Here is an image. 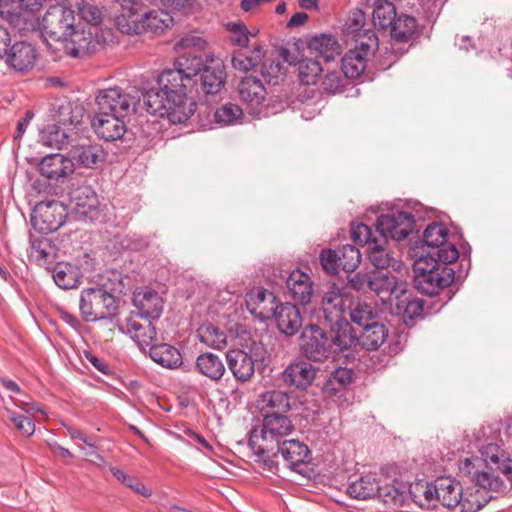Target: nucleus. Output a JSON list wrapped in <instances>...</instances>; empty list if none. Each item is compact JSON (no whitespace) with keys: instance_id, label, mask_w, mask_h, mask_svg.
I'll use <instances>...</instances> for the list:
<instances>
[{"instance_id":"obj_31","label":"nucleus","mask_w":512,"mask_h":512,"mask_svg":"<svg viewBox=\"0 0 512 512\" xmlns=\"http://www.w3.org/2000/svg\"><path fill=\"white\" fill-rule=\"evenodd\" d=\"M275 318L278 329L281 333L292 336L302 327V316L299 308L291 303L278 305Z\"/></svg>"},{"instance_id":"obj_42","label":"nucleus","mask_w":512,"mask_h":512,"mask_svg":"<svg viewBox=\"0 0 512 512\" xmlns=\"http://www.w3.org/2000/svg\"><path fill=\"white\" fill-rule=\"evenodd\" d=\"M387 335L388 330L385 325L375 321L362 329L360 341L365 349L376 350L384 343Z\"/></svg>"},{"instance_id":"obj_50","label":"nucleus","mask_w":512,"mask_h":512,"mask_svg":"<svg viewBox=\"0 0 512 512\" xmlns=\"http://www.w3.org/2000/svg\"><path fill=\"white\" fill-rule=\"evenodd\" d=\"M66 139V133L56 124L46 125L39 134V141L50 148L61 149Z\"/></svg>"},{"instance_id":"obj_2","label":"nucleus","mask_w":512,"mask_h":512,"mask_svg":"<svg viewBox=\"0 0 512 512\" xmlns=\"http://www.w3.org/2000/svg\"><path fill=\"white\" fill-rule=\"evenodd\" d=\"M481 456L488 470L478 468V458H466L459 466L460 472L476 486L488 491H499L504 487L502 479L493 471L502 474L512 486V452H507L498 444L489 443L482 447Z\"/></svg>"},{"instance_id":"obj_27","label":"nucleus","mask_w":512,"mask_h":512,"mask_svg":"<svg viewBox=\"0 0 512 512\" xmlns=\"http://www.w3.org/2000/svg\"><path fill=\"white\" fill-rule=\"evenodd\" d=\"M126 331L142 351L149 349L156 340V328L151 320L141 321L140 318L131 316L126 320Z\"/></svg>"},{"instance_id":"obj_54","label":"nucleus","mask_w":512,"mask_h":512,"mask_svg":"<svg viewBox=\"0 0 512 512\" xmlns=\"http://www.w3.org/2000/svg\"><path fill=\"white\" fill-rule=\"evenodd\" d=\"M242 109L233 103H227L219 107L214 114L215 120L221 125H234L241 120Z\"/></svg>"},{"instance_id":"obj_46","label":"nucleus","mask_w":512,"mask_h":512,"mask_svg":"<svg viewBox=\"0 0 512 512\" xmlns=\"http://www.w3.org/2000/svg\"><path fill=\"white\" fill-rule=\"evenodd\" d=\"M435 481L424 482L419 481L412 484L409 488V495L420 507L430 506V504L436 501V495H434Z\"/></svg>"},{"instance_id":"obj_16","label":"nucleus","mask_w":512,"mask_h":512,"mask_svg":"<svg viewBox=\"0 0 512 512\" xmlns=\"http://www.w3.org/2000/svg\"><path fill=\"white\" fill-rule=\"evenodd\" d=\"M96 112L129 115L134 110L133 98L120 88L100 90L96 96Z\"/></svg>"},{"instance_id":"obj_13","label":"nucleus","mask_w":512,"mask_h":512,"mask_svg":"<svg viewBox=\"0 0 512 512\" xmlns=\"http://www.w3.org/2000/svg\"><path fill=\"white\" fill-rule=\"evenodd\" d=\"M301 349L312 361H323L333 357L332 342L325 331L317 325L306 326L301 334Z\"/></svg>"},{"instance_id":"obj_6","label":"nucleus","mask_w":512,"mask_h":512,"mask_svg":"<svg viewBox=\"0 0 512 512\" xmlns=\"http://www.w3.org/2000/svg\"><path fill=\"white\" fill-rule=\"evenodd\" d=\"M56 5L48 8L41 20L31 23V27L38 30L44 41L60 42L73 29L75 16L70 1L59 0Z\"/></svg>"},{"instance_id":"obj_18","label":"nucleus","mask_w":512,"mask_h":512,"mask_svg":"<svg viewBox=\"0 0 512 512\" xmlns=\"http://www.w3.org/2000/svg\"><path fill=\"white\" fill-rule=\"evenodd\" d=\"M128 115L96 112L92 119V127L98 137L106 141H116L126 133L125 118Z\"/></svg>"},{"instance_id":"obj_8","label":"nucleus","mask_w":512,"mask_h":512,"mask_svg":"<svg viewBox=\"0 0 512 512\" xmlns=\"http://www.w3.org/2000/svg\"><path fill=\"white\" fill-rule=\"evenodd\" d=\"M449 231L442 223L433 222L423 232V253L432 256L444 264H451L459 257L456 246L448 241Z\"/></svg>"},{"instance_id":"obj_43","label":"nucleus","mask_w":512,"mask_h":512,"mask_svg":"<svg viewBox=\"0 0 512 512\" xmlns=\"http://www.w3.org/2000/svg\"><path fill=\"white\" fill-rule=\"evenodd\" d=\"M386 245L387 239L385 237H378V241L372 242L366 250L369 262L380 270L389 267L393 260Z\"/></svg>"},{"instance_id":"obj_28","label":"nucleus","mask_w":512,"mask_h":512,"mask_svg":"<svg viewBox=\"0 0 512 512\" xmlns=\"http://www.w3.org/2000/svg\"><path fill=\"white\" fill-rule=\"evenodd\" d=\"M286 287L292 300L300 305H306L313 295V283L308 274L299 269L293 270L287 280Z\"/></svg>"},{"instance_id":"obj_47","label":"nucleus","mask_w":512,"mask_h":512,"mask_svg":"<svg viewBox=\"0 0 512 512\" xmlns=\"http://www.w3.org/2000/svg\"><path fill=\"white\" fill-rule=\"evenodd\" d=\"M391 27V35L398 41H407L416 31L415 18L408 15L395 17Z\"/></svg>"},{"instance_id":"obj_37","label":"nucleus","mask_w":512,"mask_h":512,"mask_svg":"<svg viewBox=\"0 0 512 512\" xmlns=\"http://www.w3.org/2000/svg\"><path fill=\"white\" fill-rule=\"evenodd\" d=\"M379 486L377 478L372 474H367L352 481L347 487V493L352 498L365 500L377 495Z\"/></svg>"},{"instance_id":"obj_12","label":"nucleus","mask_w":512,"mask_h":512,"mask_svg":"<svg viewBox=\"0 0 512 512\" xmlns=\"http://www.w3.org/2000/svg\"><path fill=\"white\" fill-rule=\"evenodd\" d=\"M266 350L260 343H254L251 347V354L244 350L234 349L226 353L228 368L239 381H247L254 374V363L263 360Z\"/></svg>"},{"instance_id":"obj_32","label":"nucleus","mask_w":512,"mask_h":512,"mask_svg":"<svg viewBox=\"0 0 512 512\" xmlns=\"http://www.w3.org/2000/svg\"><path fill=\"white\" fill-rule=\"evenodd\" d=\"M434 495L436 501L447 508H454L461 502L462 487L458 481L450 477L435 480Z\"/></svg>"},{"instance_id":"obj_1","label":"nucleus","mask_w":512,"mask_h":512,"mask_svg":"<svg viewBox=\"0 0 512 512\" xmlns=\"http://www.w3.org/2000/svg\"><path fill=\"white\" fill-rule=\"evenodd\" d=\"M187 66L188 59L180 57L173 69L164 70L158 77L159 88H151L144 95L147 112L167 118L173 124L184 123L196 110V103L188 97L198 79L206 94H217L225 83V69L220 59H211L202 68L200 60Z\"/></svg>"},{"instance_id":"obj_34","label":"nucleus","mask_w":512,"mask_h":512,"mask_svg":"<svg viewBox=\"0 0 512 512\" xmlns=\"http://www.w3.org/2000/svg\"><path fill=\"white\" fill-rule=\"evenodd\" d=\"M276 449L293 470H297L300 465L306 463L310 455L307 445L298 440L283 441Z\"/></svg>"},{"instance_id":"obj_48","label":"nucleus","mask_w":512,"mask_h":512,"mask_svg":"<svg viewBox=\"0 0 512 512\" xmlns=\"http://www.w3.org/2000/svg\"><path fill=\"white\" fill-rule=\"evenodd\" d=\"M354 372L352 369L346 367L336 368L328 378L325 384V392L336 393L345 389L352 382Z\"/></svg>"},{"instance_id":"obj_24","label":"nucleus","mask_w":512,"mask_h":512,"mask_svg":"<svg viewBox=\"0 0 512 512\" xmlns=\"http://www.w3.org/2000/svg\"><path fill=\"white\" fill-rule=\"evenodd\" d=\"M73 161L59 153L46 155L39 163V172L47 179L60 181L74 172Z\"/></svg>"},{"instance_id":"obj_40","label":"nucleus","mask_w":512,"mask_h":512,"mask_svg":"<svg viewBox=\"0 0 512 512\" xmlns=\"http://www.w3.org/2000/svg\"><path fill=\"white\" fill-rule=\"evenodd\" d=\"M387 509L396 512L404 506L409 496L404 487L387 484L383 487L379 486L377 493Z\"/></svg>"},{"instance_id":"obj_55","label":"nucleus","mask_w":512,"mask_h":512,"mask_svg":"<svg viewBox=\"0 0 512 512\" xmlns=\"http://www.w3.org/2000/svg\"><path fill=\"white\" fill-rule=\"evenodd\" d=\"M110 471L119 482L130 488L132 491L146 498L151 496V491L146 488L143 483H141L135 477L128 475L124 470L113 467Z\"/></svg>"},{"instance_id":"obj_11","label":"nucleus","mask_w":512,"mask_h":512,"mask_svg":"<svg viewBox=\"0 0 512 512\" xmlns=\"http://www.w3.org/2000/svg\"><path fill=\"white\" fill-rule=\"evenodd\" d=\"M97 27L76 28L68 32L60 42L65 53L72 58H83L97 50L100 45Z\"/></svg>"},{"instance_id":"obj_59","label":"nucleus","mask_w":512,"mask_h":512,"mask_svg":"<svg viewBox=\"0 0 512 512\" xmlns=\"http://www.w3.org/2000/svg\"><path fill=\"white\" fill-rule=\"evenodd\" d=\"M323 269L330 274H337L341 268L336 250L324 249L320 254Z\"/></svg>"},{"instance_id":"obj_29","label":"nucleus","mask_w":512,"mask_h":512,"mask_svg":"<svg viewBox=\"0 0 512 512\" xmlns=\"http://www.w3.org/2000/svg\"><path fill=\"white\" fill-rule=\"evenodd\" d=\"M257 406L263 417L285 415L291 409L290 396L280 390L265 391L259 395Z\"/></svg>"},{"instance_id":"obj_23","label":"nucleus","mask_w":512,"mask_h":512,"mask_svg":"<svg viewBox=\"0 0 512 512\" xmlns=\"http://www.w3.org/2000/svg\"><path fill=\"white\" fill-rule=\"evenodd\" d=\"M351 283L357 290L368 288L377 294L393 292L396 287V278L383 271H373L368 274L357 273Z\"/></svg>"},{"instance_id":"obj_41","label":"nucleus","mask_w":512,"mask_h":512,"mask_svg":"<svg viewBox=\"0 0 512 512\" xmlns=\"http://www.w3.org/2000/svg\"><path fill=\"white\" fill-rule=\"evenodd\" d=\"M197 336L201 343L212 349H223L227 345V337L219 327L206 323L197 329Z\"/></svg>"},{"instance_id":"obj_15","label":"nucleus","mask_w":512,"mask_h":512,"mask_svg":"<svg viewBox=\"0 0 512 512\" xmlns=\"http://www.w3.org/2000/svg\"><path fill=\"white\" fill-rule=\"evenodd\" d=\"M45 0H2V18L18 30L28 28L33 13L38 11Z\"/></svg>"},{"instance_id":"obj_60","label":"nucleus","mask_w":512,"mask_h":512,"mask_svg":"<svg viewBox=\"0 0 512 512\" xmlns=\"http://www.w3.org/2000/svg\"><path fill=\"white\" fill-rule=\"evenodd\" d=\"M263 78L270 84L276 85L280 80L284 79V72L282 65L277 62L270 63L269 66L264 65L261 70Z\"/></svg>"},{"instance_id":"obj_10","label":"nucleus","mask_w":512,"mask_h":512,"mask_svg":"<svg viewBox=\"0 0 512 512\" xmlns=\"http://www.w3.org/2000/svg\"><path fill=\"white\" fill-rule=\"evenodd\" d=\"M415 218L407 211H391L380 215L376 221L378 237L392 238L395 241H402L413 231Z\"/></svg>"},{"instance_id":"obj_45","label":"nucleus","mask_w":512,"mask_h":512,"mask_svg":"<svg viewBox=\"0 0 512 512\" xmlns=\"http://www.w3.org/2000/svg\"><path fill=\"white\" fill-rule=\"evenodd\" d=\"M369 7L373 9L372 22L375 27L385 30L392 25L396 17L395 6L392 2L382 1Z\"/></svg>"},{"instance_id":"obj_4","label":"nucleus","mask_w":512,"mask_h":512,"mask_svg":"<svg viewBox=\"0 0 512 512\" xmlns=\"http://www.w3.org/2000/svg\"><path fill=\"white\" fill-rule=\"evenodd\" d=\"M293 429L286 415H265L262 423L251 430L248 445L254 455L263 458L266 453L278 447Z\"/></svg>"},{"instance_id":"obj_35","label":"nucleus","mask_w":512,"mask_h":512,"mask_svg":"<svg viewBox=\"0 0 512 512\" xmlns=\"http://www.w3.org/2000/svg\"><path fill=\"white\" fill-rule=\"evenodd\" d=\"M196 370L213 382H218L223 377L226 369L222 359L211 352L200 354L195 362Z\"/></svg>"},{"instance_id":"obj_20","label":"nucleus","mask_w":512,"mask_h":512,"mask_svg":"<svg viewBox=\"0 0 512 512\" xmlns=\"http://www.w3.org/2000/svg\"><path fill=\"white\" fill-rule=\"evenodd\" d=\"M133 305L138 310L136 317L147 320H157L163 311L161 296L149 287L135 290L132 299Z\"/></svg>"},{"instance_id":"obj_49","label":"nucleus","mask_w":512,"mask_h":512,"mask_svg":"<svg viewBox=\"0 0 512 512\" xmlns=\"http://www.w3.org/2000/svg\"><path fill=\"white\" fill-rule=\"evenodd\" d=\"M323 68L317 59L306 58L298 63L299 80L304 85L315 84Z\"/></svg>"},{"instance_id":"obj_52","label":"nucleus","mask_w":512,"mask_h":512,"mask_svg":"<svg viewBox=\"0 0 512 512\" xmlns=\"http://www.w3.org/2000/svg\"><path fill=\"white\" fill-rule=\"evenodd\" d=\"M350 318L353 323L362 329L376 321L372 306L362 302H358L351 307Z\"/></svg>"},{"instance_id":"obj_63","label":"nucleus","mask_w":512,"mask_h":512,"mask_svg":"<svg viewBox=\"0 0 512 512\" xmlns=\"http://www.w3.org/2000/svg\"><path fill=\"white\" fill-rule=\"evenodd\" d=\"M342 79L337 72H328L323 80V88L326 92L335 94L342 89Z\"/></svg>"},{"instance_id":"obj_56","label":"nucleus","mask_w":512,"mask_h":512,"mask_svg":"<svg viewBox=\"0 0 512 512\" xmlns=\"http://www.w3.org/2000/svg\"><path fill=\"white\" fill-rule=\"evenodd\" d=\"M21 409L24 411L23 413H16L6 407L7 417L22 435L31 436L35 432L34 421L27 415V411L24 410V407Z\"/></svg>"},{"instance_id":"obj_9","label":"nucleus","mask_w":512,"mask_h":512,"mask_svg":"<svg viewBox=\"0 0 512 512\" xmlns=\"http://www.w3.org/2000/svg\"><path fill=\"white\" fill-rule=\"evenodd\" d=\"M67 217L66 207L56 200L38 203L32 212L31 223L35 232L49 234L57 231Z\"/></svg>"},{"instance_id":"obj_17","label":"nucleus","mask_w":512,"mask_h":512,"mask_svg":"<svg viewBox=\"0 0 512 512\" xmlns=\"http://www.w3.org/2000/svg\"><path fill=\"white\" fill-rule=\"evenodd\" d=\"M247 310L261 321L272 319L278 307L277 299L272 292L264 288H255L246 294Z\"/></svg>"},{"instance_id":"obj_38","label":"nucleus","mask_w":512,"mask_h":512,"mask_svg":"<svg viewBox=\"0 0 512 512\" xmlns=\"http://www.w3.org/2000/svg\"><path fill=\"white\" fill-rule=\"evenodd\" d=\"M71 202L75 209L82 215L97 209L99 205L98 197L95 191L89 186H80L71 193Z\"/></svg>"},{"instance_id":"obj_21","label":"nucleus","mask_w":512,"mask_h":512,"mask_svg":"<svg viewBox=\"0 0 512 512\" xmlns=\"http://www.w3.org/2000/svg\"><path fill=\"white\" fill-rule=\"evenodd\" d=\"M58 248L43 234L30 233V258L39 266L50 270L56 263Z\"/></svg>"},{"instance_id":"obj_64","label":"nucleus","mask_w":512,"mask_h":512,"mask_svg":"<svg viewBox=\"0 0 512 512\" xmlns=\"http://www.w3.org/2000/svg\"><path fill=\"white\" fill-rule=\"evenodd\" d=\"M166 11L167 10H182L192 6L193 0H157Z\"/></svg>"},{"instance_id":"obj_3","label":"nucleus","mask_w":512,"mask_h":512,"mask_svg":"<svg viewBox=\"0 0 512 512\" xmlns=\"http://www.w3.org/2000/svg\"><path fill=\"white\" fill-rule=\"evenodd\" d=\"M121 10L115 17L120 32L125 34L153 33L162 34L173 24V17L166 10H152L140 15V0H114Z\"/></svg>"},{"instance_id":"obj_33","label":"nucleus","mask_w":512,"mask_h":512,"mask_svg":"<svg viewBox=\"0 0 512 512\" xmlns=\"http://www.w3.org/2000/svg\"><path fill=\"white\" fill-rule=\"evenodd\" d=\"M308 48L325 62L334 61L341 53L337 39L330 34H320L312 37L308 42Z\"/></svg>"},{"instance_id":"obj_14","label":"nucleus","mask_w":512,"mask_h":512,"mask_svg":"<svg viewBox=\"0 0 512 512\" xmlns=\"http://www.w3.org/2000/svg\"><path fill=\"white\" fill-rule=\"evenodd\" d=\"M378 47V40L374 34L368 36L367 42H359L358 45L349 50L341 60V69L345 77L350 79L358 78L366 69L367 59Z\"/></svg>"},{"instance_id":"obj_53","label":"nucleus","mask_w":512,"mask_h":512,"mask_svg":"<svg viewBox=\"0 0 512 512\" xmlns=\"http://www.w3.org/2000/svg\"><path fill=\"white\" fill-rule=\"evenodd\" d=\"M75 157L82 166L92 168L103 158V150L98 145L81 146Z\"/></svg>"},{"instance_id":"obj_51","label":"nucleus","mask_w":512,"mask_h":512,"mask_svg":"<svg viewBox=\"0 0 512 512\" xmlns=\"http://www.w3.org/2000/svg\"><path fill=\"white\" fill-rule=\"evenodd\" d=\"M341 265V269L345 272H353L360 264V251L353 245H343L336 250Z\"/></svg>"},{"instance_id":"obj_36","label":"nucleus","mask_w":512,"mask_h":512,"mask_svg":"<svg viewBox=\"0 0 512 512\" xmlns=\"http://www.w3.org/2000/svg\"><path fill=\"white\" fill-rule=\"evenodd\" d=\"M148 351L150 358L165 368L174 369L182 364L180 351L172 345L153 343Z\"/></svg>"},{"instance_id":"obj_57","label":"nucleus","mask_w":512,"mask_h":512,"mask_svg":"<svg viewBox=\"0 0 512 512\" xmlns=\"http://www.w3.org/2000/svg\"><path fill=\"white\" fill-rule=\"evenodd\" d=\"M2 388L6 390L9 400L15 406L23 408L30 403V396L15 381L2 379Z\"/></svg>"},{"instance_id":"obj_39","label":"nucleus","mask_w":512,"mask_h":512,"mask_svg":"<svg viewBox=\"0 0 512 512\" xmlns=\"http://www.w3.org/2000/svg\"><path fill=\"white\" fill-rule=\"evenodd\" d=\"M51 271L55 284L62 289L74 288L80 280L78 269L68 262L57 263Z\"/></svg>"},{"instance_id":"obj_19","label":"nucleus","mask_w":512,"mask_h":512,"mask_svg":"<svg viewBox=\"0 0 512 512\" xmlns=\"http://www.w3.org/2000/svg\"><path fill=\"white\" fill-rule=\"evenodd\" d=\"M240 99L253 116H259L266 99V89L262 81L253 76L244 77L238 85Z\"/></svg>"},{"instance_id":"obj_30","label":"nucleus","mask_w":512,"mask_h":512,"mask_svg":"<svg viewBox=\"0 0 512 512\" xmlns=\"http://www.w3.org/2000/svg\"><path fill=\"white\" fill-rule=\"evenodd\" d=\"M316 376V370L306 361H298L288 365L282 372V380L288 386L305 389Z\"/></svg>"},{"instance_id":"obj_25","label":"nucleus","mask_w":512,"mask_h":512,"mask_svg":"<svg viewBox=\"0 0 512 512\" xmlns=\"http://www.w3.org/2000/svg\"><path fill=\"white\" fill-rule=\"evenodd\" d=\"M344 306L345 300L342 289L333 283L322 296L318 318L325 322L335 321L343 317Z\"/></svg>"},{"instance_id":"obj_58","label":"nucleus","mask_w":512,"mask_h":512,"mask_svg":"<svg viewBox=\"0 0 512 512\" xmlns=\"http://www.w3.org/2000/svg\"><path fill=\"white\" fill-rule=\"evenodd\" d=\"M351 238L355 243L367 245V247H370L372 242L378 241V237L373 236L372 229L363 223L351 227Z\"/></svg>"},{"instance_id":"obj_62","label":"nucleus","mask_w":512,"mask_h":512,"mask_svg":"<svg viewBox=\"0 0 512 512\" xmlns=\"http://www.w3.org/2000/svg\"><path fill=\"white\" fill-rule=\"evenodd\" d=\"M207 42L201 36L196 34H188L179 39L176 44V49L194 48L197 50L205 49Z\"/></svg>"},{"instance_id":"obj_61","label":"nucleus","mask_w":512,"mask_h":512,"mask_svg":"<svg viewBox=\"0 0 512 512\" xmlns=\"http://www.w3.org/2000/svg\"><path fill=\"white\" fill-rule=\"evenodd\" d=\"M228 30L234 35L235 44L246 47L249 43V35L247 27L242 22H233L227 24Z\"/></svg>"},{"instance_id":"obj_22","label":"nucleus","mask_w":512,"mask_h":512,"mask_svg":"<svg viewBox=\"0 0 512 512\" xmlns=\"http://www.w3.org/2000/svg\"><path fill=\"white\" fill-rule=\"evenodd\" d=\"M330 326V342L333 357L339 352L350 349L358 341V337L351 324L344 318L326 322Z\"/></svg>"},{"instance_id":"obj_44","label":"nucleus","mask_w":512,"mask_h":512,"mask_svg":"<svg viewBox=\"0 0 512 512\" xmlns=\"http://www.w3.org/2000/svg\"><path fill=\"white\" fill-rule=\"evenodd\" d=\"M264 55L265 52L261 46L254 47L249 53L238 51L232 56V65L236 70L246 72L257 66Z\"/></svg>"},{"instance_id":"obj_26","label":"nucleus","mask_w":512,"mask_h":512,"mask_svg":"<svg viewBox=\"0 0 512 512\" xmlns=\"http://www.w3.org/2000/svg\"><path fill=\"white\" fill-rule=\"evenodd\" d=\"M6 64L17 72L30 70L36 61V50L27 42H16L6 51Z\"/></svg>"},{"instance_id":"obj_7","label":"nucleus","mask_w":512,"mask_h":512,"mask_svg":"<svg viewBox=\"0 0 512 512\" xmlns=\"http://www.w3.org/2000/svg\"><path fill=\"white\" fill-rule=\"evenodd\" d=\"M117 308L116 297L104 286L86 288L81 292L79 310L86 322L110 319Z\"/></svg>"},{"instance_id":"obj_5","label":"nucleus","mask_w":512,"mask_h":512,"mask_svg":"<svg viewBox=\"0 0 512 512\" xmlns=\"http://www.w3.org/2000/svg\"><path fill=\"white\" fill-rule=\"evenodd\" d=\"M414 286L422 294L435 295L441 289L449 286L455 276V271L432 256H420L414 263Z\"/></svg>"}]
</instances>
